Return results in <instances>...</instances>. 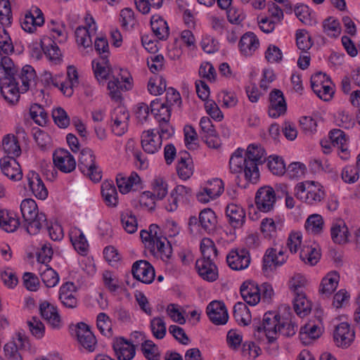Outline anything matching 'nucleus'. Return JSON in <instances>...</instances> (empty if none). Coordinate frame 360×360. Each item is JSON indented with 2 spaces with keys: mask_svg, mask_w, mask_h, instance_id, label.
<instances>
[{
  "mask_svg": "<svg viewBox=\"0 0 360 360\" xmlns=\"http://www.w3.org/2000/svg\"><path fill=\"white\" fill-rule=\"evenodd\" d=\"M243 149L238 148L229 160V167L232 173L243 174L250 182L256 181L259 177L258 166L266 160V153L258 143L250 144L245 156Z\"/></svg>",
  "mask_w": 360,
  "mask_h": 360,
  "instance_id": "f257e3e1",
  "label": "nucleus"
},
{
  "mask_svg": "<svg viewBox=\"0 0 360 360\" xmlns=\"http://www.w3.org/2000/svg\"><path fill=\"white\" fill-rule=\"evenodd\" d=\"M132 81L133 79L128 72L120 70V73L108 82V89L110 98L115 102H120L122 99V92L132 89Z\"/></svg>",
  "mask_w": 360,
  "mask_h": 360,
  "instance_id": "39448f33",
  "label": "nucleus"
},
{
  "mask_svg": "<svg viewBox=\"0 0 360 360\" xmlns=\"http://www.w3.org/2000/svg\"><path fill=\"white\" fill-rule=\"evenodd\" d=\"M96 326L101 334L105 336H112L111 319L105 313L101 312L97 315Z\"/></svg>",
  "mask_w": 360,
  "mask_h": 360,
  "instance_id": "052dcab7",
  "label": "nucleus"
},
{
  "mask_svg": "<svg viewBox=\"0 0 360 360\" xmlns=\"http://www.w3.org/2000/svg\"><path fill=\"white\" fill-rule=\"evenodd\" d=\"M177 174L182 180L188 179L193 173L192 161L187 152H184L176 165Z\"/></svg>",
  "mask_w": 360,
  "mask_h": 360,
  "instance_id": "ea45409f",
  "label": "nucleus"
},
{
  "mask_svg": "<svg viewBox=\"0 0 360 360\" xmlns=\"http://www.w3.org/2000/svg\"><path fill=\"white\" fill-rule=\"evenodd\" d=\"M70 240L75 249L81 255H85L88 249V242L83 232L77 228H74L70 233Z\"/></svg>",
  "mask_w": 360,
  "mask_h": 360,
  "instance_id": "37998d69",
  "label": "nucleus"
},
{
  "mask_svg": "<svg viewBox=\"0 0 360 360\" xmlns=\"http://www.w3.org/2000/svg\"><path fill=\"white\" fill-rule=\"evenodd\" d=\"M92 68L96 78L100 81L106 79L110 74V65L108 58H101L92 61Z\"/></svg>",
  "mask_w": 360,
  "mask_h": 360,
  "instance_id": "3c124183",
  "label": "nucleus"
},
{
  "mask_svg": "<svg viewBox=\"0 0 360 360\" xmlns=\"http://www.w3.org/2000/svg\"><path fill=\"white\" fill-rule=\"evenodd\" d=\"M112 348L118 360H131L136 354L134 345L121 337L113 340Z\"/></svg>",
  "mask_w": 360,
  "mask_h": 360,
  "instance_id": "4be33fe9",
  "label": "nucleus"
},
{
  "mask_svg": "<svg viewBox=\"0 0 360 360\" xmlns=\"http://www.w3.org/2000/svg\"><path fill=\"white\" fill-rule=\"evenodd\" d=\"M225 215L229 224L235 229L241 228L246 220L245 209L240 204L235 202L227 204Z\"/></svg>",
  "mask_w": 360,
  "mask_h": 360,
  "instance_id": "f3484780",
  "label": "nucleus"
},
{
  "mask_svg": "<svg viewBox=\"0 0 360 360\" xmlns=\"http://www.w3.org/2000/svg\"><path fill=\"white\" fill-rule=\"evenodd\" d=\"M167 83L165 79L158 75H155L150 78L148 82V91L154 96L162 94L166 91Z\"/></svg>",
  "mask_w": 360,
  "mask_h": 360,
  "instance_id": "603ef678",
  "label": "nucleus"
},
{
  "mask_svg": "<svg viewBox=\"0 0 360 360\" xmlns=\"http://www.w3.org/2000/svg\"><path fill=\"white\" fill-rule=\"evenodd\" d=\"M68 82H61L60 90L66 96L73 94V89L79 84L78 72L74 66H69L67 71Z\"/></svg>",
  "mask_w": 360,
  "mask_h": 360,
  "instance_id": "4c0bfd02",
  "label": "nucleus"
},
{
  "mask_svg": "<svg viewBox=\"0 0 360 360\" xmlns=\"http://www.w3.org/2000/svg\"><path fill=\"white\" fill-rule=\"evenodd\" d=\"M2 147L9 158H15L21 154L18 138L13 134H7L3 138Z\"/></svg>",
  "mask_w": 360,
  "mask_h": 360,
  "instance_id": "79ce46f5",
  "label": "nucleus"
},
{
  "mask_svg": "<svg viewBox=\"0 0 360 360\" xmlns=\"http://www.w3.org/2000/svg\"><path fill=\"white\" fill-rule=\"evenodd\" d=\"M243 300L250 306H255L261 300V292L258 285L252 281H244L240 288Z\"/></svg>",
  "mask_w": 360,
  "mask_h": 360,
  "instance_id": "5701e85b",
  "label": "nucleus"
},
{
  "mask_svg": "<svg viewBox=\"0 0 360 360\" xmlns=\"http://www.w3.org/2000/svg\"><path fill=\"white\" fill-rule=\"evenodd\" d=\"M54 165L64 173H70L76 167V161L73 155L66 149L59 148L53 154Z\"/></svg>",
  "mask_w": 360,
  "mask_h": 360,
  "instance_id": "a211bd4d",
  "label": "nucleus"
},
{
  "mask_svg": "<svg viewBox=\"0 0 360 360\" xmlns=\"http://www.w3.org/2000/svg\"><path fill=\"white\" fill-rule=\"evenodd\" d=\"M30 115L34 122L38 125V127L32 128L33 139L38 146L44 150L45 148V131L39 127L45 126V109L42 105L34 103L30 108Z\"/></svg>",
  "mask_w": 360,
  "mask_h": 360,
  "instance_id": "423d86ee",
  "label": "nucleus"
},
{
  "mask_svg": "<svg viewBox=\"0 0 360 360\" xmlns=\"http://www.w3.org/2000/svg\"><path fill=\"white\" fill-rule=\"evenodd\" d=\"M136 9L142 14H148L151 8L158 9L162 6L163 0H134Z\"/></svg>",
  "mask_w": 360,
  "mask_h": 360,
  "instance_id": "0e129e2a",
  "label": "nucleus"
},
{
  "mask_svg": "<svg viewBox=\"0 0 360 360\" xmlns=\"http://www.w3.org/2000/svg\"><path fill=\"white\" fill-rule=\"evenodd\" d=\"M269 101V115L270 117L276 118L285 112L287 105L281 90L274 89L270 93Z\"/></svg>",
  "mask_w": 360,
  "mask_h": 360,
  "instance_id": "393cba45",
  "label": "nucleus"
},
{
  "mask_svg": "<svg viewBox=\"0 0 360 360\" xmlns=\"http://www.w3.org/2000/svg\"><path fill=\"white\" fill-rule=\"evenodd\" d=\"M200 251L202 258L198 260L215 262L217 257V249L214 243L210 238H205L201 240Z\"/></svg>",
  "mask_w": 360,
  "mask_h": 360,
  "instance_id": "49530a36",
  "label": "nucleus"
},
{
  "mask_svg": "<svg viewBox=\"0 0 360 360\" xmlns=\"http://www.w3.org/2000/svg\"><path fill=\"white\" fill-rule=\"evenodd\" d=\"M233 316L238 324L247 326L251 321V315L247 305L241 302H237L233 306Z\"/></svg>",
  "mask_w": 360,
  "mask_h": 360,
  "instance_id": "09e8293b",
  "label": "nucleus"
},
{
  "mask_svg": "<svg viewBox=\"0 0 360 360\" xmlns=\"http://www.w3.org/2000/svg\"><path fill=\"white\" fill-rule=\"evenodd\" d=\"M333 339L336 346L347 348L355 339V331L348 323L342 322L335 327Z\"/></svg>",
  "mask_w": 360,
  "mask_h": 360,
  "instance_id": "dca6fc26",
  "label": "nucleus"
},
{
  "mask_svg": "<svg viewBox=\"0 0 360 360\" xmlns=\"http://www.w3.org/2000/svg\"><path fill=\"white\" fill-rule=\"evenodd\" d=\"M141 350L148 360H160L158 347L152 340H145L141 344Z\"/></svg>",
  "mask_w": 360,
  "mask_h": 360,
  "instance_id": "e2e57ef3",
  "label": "nucleus"
},
{
  "mask_svg": "<svg viewBox=\"0 0 360 360\" xmlns=\"http://www.w3.org/2000/svg\"><path fill=\"white\" fill-rule=\"evenodd\" d=\"M217 224L215 212L210 208H205L200 212L198 217L191 216L188 224L191 232L202 229L210 233L215 229Z\"/></svg>",
  "mask_w": 360,
  "mask_h": 360,
  "instance_id": "0eeeda50",
  "label": "nucleus"
},
{
  "mask_svg": "<svg viewBox=\"0 0 360 360\" xmlns=\"http://www.w3.org/2000/svg\"><path fill=\"white\" fill-rule=\"evenodd\" d=\"M207 314L215 325H224L229 319L225 304L219 301H212L207 305Z\"/></svg>",
  "mask_w": 360,
  "mask_h": 360,
  "instance_id": "b1692460",
  "label": "nucleus"
},
{
  "mask_svg": "<svg viewBox=\"0 0 360 360\" xmlns=\"http://www.w3.org/2000/svg\"><path fill=\"white\" fill-rule=\"evenodd\" d=\"M323 32L330 38H338L342 32L339 20L333 16L326 18L322 22Z\"/></svg>",
  "mask_w": 360,
  "mask_h": 360,
  "instance_id": "de8ad7c7",
  "label": "nucleus"
},
{
  "mask_svg": "<svg viewBox=\"0 0 360 360\" xmlns=\"http://www.w3.org/2000/svg\"><path fill=\"white\" fill-rule=\"evenodd\" d=\"M276 201V193L271 186H264L258 189L255 195L257 208L263 212L273 210Z\"/></svg>",
  "mask_w": 360,
  "mask_h": 360,
  "instance_id": "2eb2a0df",
  "label": "nucleus"
},
{
  "mask_svg": "<svg viewBox=\"0 0 360 360\" xmlns=\"http://www.w3.org/2000/svg\"><path fill=\"white\" fill-rule=\"evenodd\" d=\"M261 231L266 238H273L277 233V226L275 221L271 218H264L260 224Z\"/></svg>",
  "mask_w": 360,
  "mask_h": 360,
  "instance_id": "774afa93",
  "label": "nucleus"
},
{
  "mask_svg": "<svg viewBox=\"0 0 360 360\" xmlns=\"http://www.w3.org/2000/svg\"><path fill=\"white\" fill-rule=\"evenodd\" d=\"M304 226L309 233L314 235L319 234L323 230V217L320 214H311L307 218Z\"/></svg>",
  "mask_w": 360,
  "mask_h": 360,
  "instance_id": "4d7b16f0",
  "label": "nucleus"
},
{
  "mask_svg": "<svg viewBox=\"0 0 360 360\" xmlns=\"http://www.w3.org/2000/svg\"><path fill=\"white\" fill-rule=\"evenodd\" d=\"M122 228L130 234L134 233L138 229V221L136 215L131 210H125L120 214Z\"/></svg>",
  "mask_w": 360,
  "mask_h": 360,
  "instance_id": "a18cd8bd",
  "label": "nucleus"
},
{
  "mask_svg": "<svg viewBox=\"0 0 360 360\" xmlns=\"http://www.w3.org/2000/svg\"><path fill=\"white\" fill-rule=\"evenodd\" d=\"M17 80L21 82L22 94L27 92L30 88L36 86L37 76L35 70L30 65H24L15 75Z\"/></svg>",
  "mask_w": 360,
  "mask_h": 360,
  "instance_id": "a878e982",
  "label": "nucleus"
},
{
  "mask_svg": "<svg viewBox=\"0 0 360 360\" xmlns=\"http://www.w3.org/2000/svg\"><path fill=\"white\" fill-rule=\"evenodd\" d=\"M166 101L165 103L172 110L177 109L179 110L181 105V98L179 91L172 87H169L166 89Z\"/></svg>",
  "mask_w": 360,
  "mask_h": 360,
  "instance_id": "338daca9",
  "label": "nucleus"
},
{
  "mask_svg": "<svg viewBox=\"0 0 360 360\" xmlns=\"http://www.w3.org/2000/svg\"><path fill=\"white\" fill-rule=\"evenodd\" d=\"M28 185L34 195L39 199H45V185L39 174L34 171L28 172L26 176Z\"/></svg>",
  "mask_w": 360,
  "mask_h": 360,
  "instance_id": "f704fd0d",
  "label": "nucleus"
},
{
  "mask_svg": "<svg viewBox=\"0 0 360 360\" xmlns=\"http://www.w3.org/2000/svg\"><path fill=\"white\" fill-rule=\"evenodd\" d=\"M112 131L116 136H122L127 131L129 113L124 107L119 105L113 109L110 114Z\"/></svg>",
  "mask_w": 360,
  "mask_h": 360,
  "instance_id": "ddd939ff",
  "label": "nucleus"
},
{
  "mask_svg": "<svg viewBox=\"0 0 360 360\" xmlns=\"http://www.w3.org/2000/svg\"><path fill=\"white\" fill-rule=\"evenodd\" d=\"M319 251L311 246H304L300 252V258L305 264L315 265L320 259Z\"/></svg>",
  "mask_w": 360,
  "mask_h": 360,
  "instance_id": "5fc2aeb1",
  "label": "nucleus"
},
{
  "mask_svg": "<svg viewBox=\"0 0 360 360\" xmlns=\"http://www.w3.org/2000/svg\"><path fill=\"white\" fill-rule=\"evenodd\" d=\"M330 236L333 241L337 244H345L349 241V229L343 220L338 219L333 222Z\"/></svg>",
  "mask_w": 360,
  "mask_h": 360,
  "instance_id": "7c9ffc66",
  "label": "nucleus"
},
{
  "mask_svg": "<svg viewBox=\"0 0 360 360\" xmlns=\"http://www.w3.org/2000/svg\"><path fill=\"white\" fill-rule=\"evenodd\" d=\"M75 334L79 344L89 352H93L96 345V337L89 326L84 322L75 326Z\"/></svg>",
  "mask_w": 360,
  "mask_h": 360,
  "instance_id": "412c9836",
  "label": "nucleus"
},
{
  "mask_svg": "<svg viewBox=\"0 0 360 360\" xmlns=\"http://www.w3.org/2000/svg\"><path fill=\"white\" fill-rule=\"evenodd\" d=\"M155 129L143 131L141 134V146L145 152L153 154L158 151L162 146V140L155 133Z\"/></svg>",
  "mask_w": 360,
  "mask_h": 360,
  "instance_id": "bb28decb",
  "label": "nucleus"
},
{
  "mask_svg": "<svg viewBox=\"0 0 360 360\" xmlns=\"http://www.w3.org/2000/svg\"><path fill=\"white\" fill-rule=\"evenodd\" d=\"M0 77H15L18 72V67L8 56H0Z\"/></svg>",
  "mask_w": 360,
  "mask_h": 360,
  "instance_id": "6e6d98bb",
  "label": "nucleus"
},
{
  "mask_svg": "<svg viewBox=\"0 0 360 360\" xmlns=\"http://www.w3.org/2000/svg\"><path fill=\"white\" fill-rule=\"evenodd\" d=\"M151 29L160 40H166L169 34L167 22L159 15H153L150 20Z\"/></svg>",
  "mask_w": 360,
  "mask_h": 360,
  "instance_id": "58836bf2",
  "label": "nucleus"
},
{
  "mask_svg": "<svg viewBox=\"0 0 360 360\" xmlns=\"http://www.w3.org/2000/svg\"><path fill=\"white\" fill-rule=\"evenodd\" d=\"M45 221V214L40 212L37 217H32V219L24 221V226L27 232L30 235H37L43 227L42 223Z\"/></svg>",
  "mask_w": 360,
  "mask_h": 360,
  "instance_id": "13d9d810",
  "label": "nucleus"
},
{
  "mask_svg": "<svg viewBox=\"0 0 360 360\" xmlns=\"http://www.w3.org/2000/svg\"><path fill=\"white\" fill-rule=\"evenodd\" d=\"M20 212L24 221L32 219V217H37L39 212L38 206L36 202L31 198L24 199L20 203Z\"/></svg>",
  "mask_w": 360,
  "mask_h": 360,
  "instance_id": "8fccbe9b",
  "label": "nucleus"
},
{
  "mask_svg": "<svg viewBox=\"0 0 360 360\" xmlns=\"http://www.w3.org/2000/svg\"><path fill=\"white\" fill-rule=\"evenodd\" d=\"M153 192L145 191L143 193L141 202H143L145 199L162 200L167 194V184L162 177H156L152 183Z\"/></svg>",
  "mask_w": 360,
  "mask_h": 360,
  "instance_id": "c85d7f7f",
  "label": "nucleus"
},
{
  "mask_svg": "<svg viewBox=\"0 0 360 360\" xmlns=\"http://www.w3.org/2000/svg\"><path fill=\"white\" fill-rule=\"evenodd\" d=\"M340 281L339 274L336 271L328 273L321 283L320 292L326 296L331 295L337 288Z\"/></svg>",
  "mask_w": 360,
  "mask_h": 360,
  "instance_id": "c03bdc74",
  "label": "nucleus"
},
{
  "mask_svg": "<svg viewBox=\"0 0 360 360\" xmlns=\"http://www.w3.org/2000/svg\"><path fill=\"white\" fill-rule=\"evenodd\" d=\"M20 24L22 29L27 33H33L38 27H41L44 23V17L42 11L36 6L26 11L20 18Z\"/></svg>",
  "mask_w": 360,
  "mask_h": 360,
  "instance_id": "1a4fd4ad",
  "label": "nucleus"
},
{
  "mask_svg": "<svg viewBox=\"0 0 360 360\" xmlns=\"http://www.w3.org/2000/svg\"><path fill=\"white\" fill-rule=\"evenodd\" d=\"M0 91L4 99L13 104L18 101L22 93L16 77H0Z\"/></svg>",
  "mask_w": 360,
  "mask_h": 360,
  "instance_id": "f8f14e48",
  "label": "nucleus"
},
{
  "mask_svg": "<svg viewBox=\"0 0 360 360\" xmlns=\"http://www.w3.org/2000/svg\"><path fill=\"white\" fill-rule=\"evenodd\" d=\"M78 167L82 174L94 182H98L102 178V172L95 162L94 152L89 148L80 151Z\"/></svg>",
  "mask_w": 360,
  "mask_h": 360,
  "instance_id": "20e7f679",
  "label": "nucleus"
},
{
  "mask_svg": "<svg viewBox=\"0 0 360 360\" xmlns=\"http://www.w3.org/2000/svg\"><path fill=\"white\" fill-rule=\"evenodd\" d=\"M293 307L296 314L300 316H305L311 311L310 302L306 298L304 293L295 295Z\"/></svg>",
  "mask_w": 360,
  "mask_h": 360,
  "instance_id": "864d4df0",
  "label": "nucleus"
},
{
  "mask_svg": "<svg viewBox=\"0 0 360 360\" xmlns=\"http://www.w3.org/2000/svg\"><path fill=\"white\" fill-rule=\"evenodd\" d=\"M140 237L146 248L163 261L169 259L172 254V246L167 238L162 235L160 227L155 224L149 226V231L141 230Z\"/></svg>",
  "mask_w": 360,
  "mask_h": 360,
  "instance_id": "f03ea898",
  "label": "nucleus"
},
{
  "mask_svg": "<svg viewBox=\"0 0 360 360\" xmlns=\"http://www.w3.org/2000/svg\"><path fill=\"white\" fill-rule=\"evenodd\" d=\"M195 266L200 276L209 282H213L218 278V269L215 262L197 260Z\"/></svg>",
  "mask_w": 360,
  "mask_h": 360,
  "instance_id": "c756f323",
  "label": "nucleus"
},
{
  "mask_svg": "<svg viewBox=\"0 0 360 360\" xmlns=\"http://www.w3.org/2000/svg\"><path fill=\"white\" fill-rule=\"evenodd\" d=\"M46 324L53 330H59L64 326L58 307L48 302H46Z\"/></svg>",
  "mask_w": 360,
  "mask_h": 360,
  "instance_id": "72a5a7b5",
  "label": "nucleus"
},
{
  "mask_svg": "<svg viewBox=\"0 0 360 360\" xmlns=\"http://www.w3.org/2000/svg\"><path fill=\"white\" fill-rule=\"evenodd\" d=\"M140 181L141 179L136 172H131L128 177L122 174H117L116 177L117 186L120 192L122 194L129 193L132 186L139 184Z\"/></svg>",
  "mask_w": 360,
  "mask_h": 360,
  "instance_id": "a19ab883",
  "label": "nucleus"
},
{
  "mask_svg": "<svg viewBox=\"0 0 360 360\" xmlns=\"http://www.w3.org/2000/svg\"><path fill=\"white\" fill-rule=\"evenodd\" d=\"M172 110L169 106L161 102L158 98L150 103V112L157 122L169 121Z\"/></svg>",
  "mask_w": 360,
  "mask_h": 360,
  "instance_id": "e433bc0d",
  "label": "nucleus"
},
{
  "mask_svg": "<svg viewBox=\"0 0 360 360\" xmlns=\"http://www.w3.org/2000/svg\"><path fill=\"white\" fill-rule=\"evenodd\" d=\"M97 26L94 18L86 14L85 17V26H79L75 30L76 41L79 46L84 48L92 46V37L95 36Z\"/></svg>",
  "mask_w": 360,
  "mask_h": 360,
  "instance_id": "9d476101",
  "label": "nucleus"
},
{
  "mask_svg": "<svg viewBox=\"0 0 360 360\" xmlns=\"http://www.w3.org/2000/svg\"><path fill=\"white\" fill-rule=\"evenodd\" d=\"M359 170L354 165H347L342 168L341 178L342 181L349 184L356 183L359 179Z\"/></svg>",
  "mask_w": 360,
  "mask_h": 360,
  "instance_id": "69168bd1",
  "label": "nucleus"
},
{
  "mask_svg": "<svg viewBox=\"0 0 360 360\" xmlns=\"http://www.w3.org/2000/svg\"><path fill=\"white\" fill-rule=\"evenodd\" d=\"M19 226L20 220L14 212L0 207L1 229L7 233H13Z\"/></svg>",
  "mask_w": 360,
  "mask_h": 360,
  "instance_id": "2f4dec72",
  "label": "nucleus"
},
{
  "mask_svg": "<svg viewBox=\"0 0 360 360\" xmlns=\"http://www.w3.org/2000/svg\"><path fill=\"white\" fill-rule=\"evenodd\" d=\"M133 276L143 283H151L155 278V270L153 266L146 260L135 262L131 268Z\"/></svg>",
  "mask_w": 360,
  "mask_h": 360,
  "instance_id": "aec40b11",
  "label": "nucleus"
},
{
  "mask_svg": "<svg viewBox=\"0 0 360 360\" xmlns=\"http://www.w3.org/2000/svg\"><path fill=\"white\" fill-rule=\"evenodd\" d=\"M239 48L244 56H251L258 49L259 41L256 34L252 32L244 34L239 41Z\"/></svg>",
  "mask_w": 360,
  "mask_h": 360,
  "instance_id": "473e14b6",
  "label": "nucleus"
},
{
  "mask_svg": "<svg viewBox=\"0 0 360 360\" xmlns=\"http://www.w3.org/2000/svg\"><path fill=\"white\" fill-rule=\"evenodd\" d=\"M267 166L270 172L276 176L285 174L286 171L285 164L279 156H270L268 159Z\"/></svg>",
  "mask_w": 360,
  "mask_h": 360,
  "instance_id": "680f3d73",
  "label": "nucleus"
},
{
  "mask_svg": "<svg viewBox=\"0 0 360 360\" xmlns=\"http://www.w3.org/2000/svg\"><path fill=\"white\" fill-rule=\"evenodd\" d=\"M311 86L317 96L323 101H329L334 94L330 79L322 72H317L311 76Z\"/></svg>",
  "mask_w": 360,
  "mask_h": 360,
  "instance_id": "6e6552de",
  "label": "nucleus"
},
{
  "mask_svg": "<svg viewBox=\"0 0 360 360\" xmlns=\"http://www.w3.org/2000/svg\"><path fill=\"white\" fill-rule=\"evenodd\" d=\"M250 252L245 248L233 249L226 255L228 266L235 271L247 269L250 264Z\"/></svg>",
  "mask_w": 360,
  "mask_h": 360,
  "instance_id": "4468645a",
  "label": "nucleus"
},
{
  "mask_svg": "<svg viewBox=\"0 0 360 360\" xmlns=\"http://www.w3.org/2000/svg\"><path fill=\"white\" fill-rule=\"evenodd\" d=\"M295 195L307 205H316L325 198L326 191L319 182L304 181L295 186Z\"/></svg>",
  "mask_w": 360,
  "mask_h": 360,
  "instance_id": "7ed1b4c3",
  "label": "nucleus"
},
{
  "mask_svg": "<svg viewBox=\"0 0 360 360\" xmlns=\"http://www.w3.org/2000/svg\"><path fill=\"white\" fill-rule=\"evenodd\" d=\"M101 194L106 205L109 207H116L117 205V192L112 181H105L102 183Z\"/></svg>",
  "mask_w": 360,
  "mask_h": 360,
  "instance_id": "c9c22d12",
  "label": "nucleus"
},
{
  "mask_svg": "<svg viewBox=\"0 0 360 360\" xmlns=\"http://www.w3.org/2000/svg\"><path fill=\"white\" fill-rule=\"evenodd\" d=\"M150 328L155 338L161 340L165 338L167 327L163 318L157 316L152 319L150 322Z\"/></svg>",
  "mask_w": 360,
  "mask_h": 360,
  "instance_id": "bf43d9fd",
  "label": "nucleus"
},
{
  "mask_svg": "<svg viewBox=\"0 0 360 360\" xmlns=\"http://www.w3.org/2000/svg\"><path fill=\"white\" fill-rule=\"evenodd\" d=\"M0 165L2 173L8 179L19 181L22 177V170L15 158L9 157L0 160Z\"/></svg>",
  "mask_w": 360,
  "mask_h": 360,
  "instance_id": "cd10ccee",
  "label": "nucleus"
},
{
  "mask_svg": "<svg viewBox=\"0 0 360 360\" xmlns=\"http://www.w3.org/2000/svg\"><path fill=\"white\" fill-rule=\"evenodd\" d=\"M281 317L276 311L266 312L262 323L258 327L259 332L263 331L269 341L272 343L277 339L278 328L281 323Z\"/></svg>",
  "mask_w": 360,
  "mask_h": 360,
  "instance_id": "9b49d317",
  "label": "nucleus"
},
{
  "mask_svg": "<svg viewBox=\"0 0 360 360\" xmlns=\"http://www.w3.org/2000/svg\"><path fill=\"white\" fill-rule=\"evenodd\" d=\"M288 255L283 247L268 248L263 257V268L268 269L274 266H281L288 260Z\"/></svg>",
  "mask_w": 360,
  "mask_h": 360,
  "instance_id": "6ab92c4d",
  "label": "nucleus"
}]
</instances>
